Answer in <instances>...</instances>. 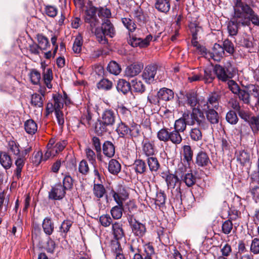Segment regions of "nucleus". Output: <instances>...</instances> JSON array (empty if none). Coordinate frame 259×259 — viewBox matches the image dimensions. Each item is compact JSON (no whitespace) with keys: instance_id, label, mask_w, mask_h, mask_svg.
I'll use <instances>...</instances> for the list:
<instances>
[{"instance_id":"f257e3e1","label":"nucleus","mask_w":259,"mask_h":259,"mask_svg":"<svg viewBox=\"0 0 259 259\" xmlns=\"http://www.w3.org/2000/svg\"><path fill=\"white\" fill-rule=\"evenodd\" d=\"M117 116L116 114L111 109H106L101 114L99 123L95 126V131L98 134H102L107 131V127L114 125Z\"/></svg>"},{"instance_id":"f03ea898","label":"nucleus","mask_w":259,"mask_h":259,"mask_svg":"<svg viewBox=\"0 0 259 259\" xmlns=\"http://www.w3.org/2000/svg\"><path fill=\"white\" fill-rule=\"evenodd\" d=\"M189 27L192 34V45L196 48V51L203 57L204 55H206V49L205 47L200 45L197 41V34L198 32L202 30V27L200 26L199 22L196 17H193V19H191Z\"/></svg>"},{"instance_id":"7ed1b4c3","label":"nucleus","mask_w":259,"mask_h":259,"mask_svg":"<svg viewBox=\"0 0 259 259\" xmlns=\"http://www.w3.org/2000/svg\"><path fill=\"white\" fill-rule=\"evenodd\" d=\"M219 80L225 82L233 78L236 73V69L228 62L225 66L220 65H215L214 69Z\"/></svg>"},{"instance_id":"20e7f679","label":"nucleus","mask_w":259,"mask_h":259,"mask_svg":"<svg viewBox=\"0 0 259 259\" xmlns=\"http://www.w3.org/2000/svg\"><path fill=\"white\" fill-rule=\"evenodd\" d=\"M199 106L193 108L189 112L188 125H197L199 127H207V123L204 115V112Z\"/></svg>"},{"instance_id":"39448f33","label":"nucleus","mask_w":259,"mask_h":259,"mask_svg":"<svg viewBox=\"0 0 259 259\" xmlns=\"http://www.w3.org/2000/svg\"><path fill=\"white\" fill-rule=\"evenodd\" d=\"M221 98V94L220 92H213L210 93L206 101L203 100L200 102L199 106L203 110L208 109H219L220 107L219 101Z\"/></svg>"},{"instance_id":"423d86ee","label":"nucleus","mask_w":259,"mask_h":259,"mask_svg":"<svg viewBox=\"0 0 259 259\" xmlns=\"http://www.w3.org/2000/svg\"><path fill=\"white\" fill-rule=\"evenodd\" d=\"M127 221L134 236L142 238L145 235L147 229L145 224L137 221L133 215H128Z\"/></svg>"},{"instance_id":"0eeeda50","label":"nucleus","mask_w":259,"mask_h":259,"mask_svg":"<svg viewBox=\"0 0 259 259\" xmlns=\"http://www.w3.org/2000/svg\"><path fill=\"white\" fill-rule=\"evenodd\" d=\"M245 2H246V0H233L234 16H241V15L255 16L252 9L244 4Z\"/></svg>"},{"instance_id":"6e6552de","label":"nucleus","mask_w":259,"mask_h":259,"mask_svg":"<svg viewBox=\"0 0 259 259\" xmlns=\"http://www.w3.org/2000/svg\"><path fill=\"white\" fill-rule=\"evenodd\" d=\"M116 131L120 137H124L130 135L131 137H137L140 134V126L136 124L130 128L123 121L118 123Z\"/></svg>"},{"instance_id":"1a4fd4ad","label":"nucleus","mask_w":259,"mask_h":259,"mask_svg":"<svg viewBox=\"0 0 259 259\" xmlns=\"http://www.w3.org/2000/svg\"><path fill=\"white\" fill-rule=\"evenodd\" d=\"M157 71V65L151 64L147 65L142 74L143 80L148 84L152 83L155 80V76Z\"/></svg>"},{"instance_id":"9d476101","label":"nucleus","mask_w":259,"mask_h":259,"mask_svg":"<svg viewBox=\"0 0 259 259\" xmlns=\"http://www.w3.org/2000/svg\"><path fill=\"white\" fill-rule=\"evenodd\" d=\"M111 194L116 203H123V201L128 198V193L126 188L121 185L118 186L116 190H112Z\"/></svg>"},{"instance_id":"9b49d317","label":"nucleus","mask_w":259,"mask_h":259,"mask_svg":"<svg viewBox=\"0 0 259 259\" xmlns=\"http://www.w3.org/2000/svg\"><path fill=\"white\" fill-rule=\"evenodd\" d=\"M224 55L225 52L223 47L216 43L214 45L212 51L208 52L206 50V55H204L203 57L209 60L212 59L214 61H220Z\"/></svg>"},{"instance_id":"f8f14e48","label":"nucleus","mask_w":259,"mask_h":259,"mask_svg":"<svg viewBox=\"0 0 259 259\" xmlns=\"http://www.w3.org/2000/svg\"><path fill=\"white\" fill-rule=\"evenodd\" d=\"M87 16H110V10L106 7L97 8L92 5L89 6L86 10Z\"/></svg>"},{"instance_id":"ddd939ff","label":"nucleus","mask_w":259,"mask_h":259,"mask_svg":"<svg viewBox=\"0 0 259 259\" xmlns=\"http://www.w3.org/2000/svg\"><path fill=\"white\" fill-rule=\"evenodd\" d=\"M53 100L55 111L61 110L63 107L64 103L67 105L70 102L67 94L65 92L63 95L60 94H53Z\"/></svg>"},{"instance_id":"4468645a","label":"nucleus","mask_w":259,"mask_h":259,"mask_svg":"<svg viewBox=\"0 0 259 259\" xmlns=\"http://www.w3.org/2000/svg\"><path fill=\"white\" fill-rule=\"evenodd\" d=\"M65 190L61 183L56 184L49 193V198L52 200H61L65 196Z\"/></svg>"},{"instance_id":"2eb2a0df","label":"nucleus","mask_w":259,"mask_h":259,"mask_svg":"<svg viewBox=\"0 0 259 259\" xmlns=\"http://www.w3.org/2000/svg\"><path fill=\"white\" fill-rule=\"evenodd\" d=\"M176 191L177 193L176 198L178 200L180 199L181 204L189 205L193 202L194 197L191 192L187 191L182 194L180 187H177Z\"/></svg>"},{"instance_id":"dca6fc26","label":"nucleus","mask_w":259,"mask_h":259,"mask_svg":"<svg viewBox=\"0 0 259 259\" xmlns=\"http://www.w3.org/2000/svg\"><path fill=\"white\" fill-rule=\"evenodd\" d=\"M144 67L142 63L137 62L128 66L125 70L124 76L131 78L139 74Z\"/></svg>"},{"instance_id":"f3484780","label":"nucleus","mask_w":259,"mask_h":259,"mask_svg":"<svg viewBox=\"0 0 259 259\" xmlns=\"http://www.w3.org/2000/svg\"><path fill=\"white\" fill-rule=\"evenodd\" d=\"M189 112H185L183 113L181 117L177 119L174 124V129L183 133L186 131L187 125H188Z\"/></svg>"},{"instance_id":"a211bd4d","label":"nucleus","mask_w":259,"mask_h":259,"mask_svg":"<svg viewBox=\"0 0 259 259\" xmlns=\"http://www.w3.org/2000/svg\"><path fill=\"white\" fill-rule=\"evenodd\" d=\"M183 99L184 100V104L190 106L192 110L193 108H197L196 106L197 104H199L197 99V96L194 92L190 91L187 92L184 95Z\"/></svg>"},{"instance_id":"6ab92c4d","label":"nucleus","mask_w":259,"mask_h":259,"mask_svg":"<svg viewBox=\"0 0 259 259\" xmlns=\"http://www.w3.org/2000/svg\"><path fill=\"white\" fill-rule=\"evenodd\" d=\"M218 109H208L203 110L204 112L206 119L211 124H217L219 122L220 117L217 111Z\"/></svg>"},{"instance_id":"aec40b11","label":"nucleus","mask_w":259,"mask_h":259,"mask_svg":"<svg viewBox=\"0 0 259 259\" xmlns=\"http://www.w3.org/2000/svg\"><path fill=\"white\" fill-rule=\"evenodd\" d=\"M107 18L106 17V19L103 20L101 27L98 28L102 30L107 36L113 37L115 33V29L113 24L109 20L107 19Z\"/></svg>"},{"instance_id":"412c9836","label":"nucleus","mask_w":259,"mask_h":259,"mask_svg":"<svg viewBox=\"0 0 259 259\" xmlns=\"http://www.w3.org/2000/svg\"><path fill=\"white\" fill-rule=\"evenodd\" d=\"M142 152L147 157L153 156L155 152L154 142L144 140L142 144Z\"/></svg>"},{"instance_id":"4be33fe9","label":"nucleus","mask_w":259,"mask_h":259,"mask_svg":"<svg viewBox=\"0 0 259 259\" xmlns=\"http://www.w3.org/2000/svg\"><path fill=\"white\" fill-rule=\"evenodd\" d=\"M26 158L17 156L15 161L16 168L14 171L13 178L19 180L21 177V172L24 166Z\"/></svg>"},{"instance_id":"5701e85b","label":"nucleus","mask_w":259,"mask_h":259,"mask_svg":"<svg viewBox=\"0 0 259 259\" xmlns=\"http://www.w3.org/2000/svg\"><path fill=\"white\" fill-rule=\"evenodd\" d=\"M196 163L198 166L204 167L211 163V161L207 154L201 151L196 155Z\"/></svg>"},{"instance_id":"b1692460","label":"nucleus","mask_w":259,"mask_h":259,"mask_svg":"<svg viewBox=\"0 0 259 259\" xmlns=\"http://www.w3.org/2000/svg\"><path fill=\"white\" fill-rule=\"evenodd\" d=\"M205 127L197 126L192 128L189 134L191 140L194 142L201 141L203 138L202 129H204Z\"/></svg>"},{"instance_id":"393cba45","label":"nucleus","mask_w":259,"mask_h":259,"mask_svg":"<svg viewBox=\"0 0 259 259\" xmlns=\"http://www.w3.org/2000/svg\"><path fill=\"white\" fill-rule=\"evenodd\" d=\"M235 155L237 161L242 165H245L250 162V154L247 151L241 150L236 151Z\"/></svg>"},{"instance_id":"a878e982","label":"nucleus","mask_w":259,"mask_h":259,"mask_svg":"<svg viewBox=\"0 0 259 259\" xmlns=\"http://www.w3.org/2000/svg\"><path fill=\"white\" fill-rule=\"evenodd\" d=\"M42 227L44 233L50 236L54 230V223L50 218L47 217L42 221Z\"/></svg>"},{"instance_id":"bb28decb","label":"nucleus","mask_w":259,"mask_h":259,"mask_svg":"<svg viewBox=\"0 0 259 259\" xmlns=\"http://www.w3.org/2000/svg\"><path fill=\"white\" fill-rule=\"evenodd\" d=\"M237 17H233L228 25V30L230 35H236L238 32V27L241 24V21H238Z\"/></svg>"},{"instance_id":"cd10ccee","label":"nucleus","mask_w":259,"mask_h":259,"mask_svg":"<svg viewBox=\"0 0 259 259\" xmlns=\"http://www.w3.org/2000/svg\"><path fill=\"white\" fill-rule=\"evenodd\" d=\"M157 95L160 100L168 101L172 99L174 97V92L169 89L163 88L157 92Z\"/></svg>"},{"instance_id":"c85d7f7f","label":"nucleus","mask_w":259,"mask_h":259,"mask_svg":"<svg viewBox=\"0 0 259 259\" xmlns=\"http://www.w3.org/2000/svg\"><path fill=\"white\" fill-rule=\"evenodd\" d=\"M112 230L116 240L120 239L124 237V232L122 229V225L120 223L115 222L112 224Z\"/></svg>"},{"instance_id":"c756f323","label":"nucleus","mask_w":259,"mask_h":259,"mask_svg":"<svg viewBox=\"0 0 259 259\" xmlns=\"http://www.w3.org/2000/svg\"><path fill=\"white\" fill-rule=\"evenodd\" d=\"M103 154L109 158L112 157L115 154V146L109 141H106L103 144Z\"/></svg>"},{"instance_id":"7c9ffc66","label":"nucleus","mask_w":259,"mask_h":259,"mask_svg":"<svg viewBox=\"0 0 259 259\" xmlns=\"http://www.w3.org/2000/svg\"><path fill=\"white\" fill-rule=\"evenodd\" d=\"M0 163L6 169H8L11 167L12 158L6 152H0Z\"/></svg>"},{"instance_id":"2f4dec72","label":"nucleus","mask_w":259,"mask_h":259,"mask_svg":"<svg viewBox=\"0 0 259 259\" xmlns=\"http://www.w3.org/2000/svg\"><path fill=\"white\" fill-rule=\"evenodd\" d=\"M133 166V168L137 174L142 175L145 173L147 169L145 162L142 159H136Z\"/></svg>"},{"instance_id":"473e14b6","label":"nucleus","mask_w":259,"mask_h":259,"mask_svg":"<svg viewBox=\"0 0 259 259\" xmlns=\"http://www.w3.org/2000/svg\"><path fill=\"white\" fill-rule=\"evenodd\" d=\"M117 205L113 206L110 210V213L114 219L118 220L121 218L123 211V203H117Z\"/></svg>"},{"instance_id":"72a5a7b5","label":"nucleus","mask_w":259,"mask_h":259,"mask_svg":"<svg viewBox=\"0 0 259 259\" xmlns=\"http://www.w3.org/2000/svg\"><path fill=\"white\" fill-rule=\"evenodd\" d=\"M116 89L118 92L125 94L131 89V85L124 79H119L117 82Z\"/></svg>"},{"instance_id":"f704fd0d","label":"nucleus","mask_w":259,"mask_h":259,"mask_svg":"<svg viewBox=\"0 0 259 259\" xmlns=\"http://www.w3.org/2000/svg\"><path fill=\"white\" fill-rule=\"evenodd\" d=\"M108 170L113 175L118 174L121 170V165L116 159H111L108 163Z\"/></svg>"},{"instance_id":"c9c22d12","label":"nucleus","mask_w":259,"mask_h":259,"mask_svg":"<svg viewBox=\"0 0 259 259\" xmlns=\"http://www.w3.org/2000/svg\"><path fill=\"white\" fill-rule=\"evenodd\" d=\"M45 92H41V95L35 93L32 95L31 103L35 107H42L44 99Z\"/></svg>"},{"instance_id":"e433bc0d","label":"nucleus","mask_w":259,"mask_h":259,"mask_svg":"<svg viewBox=\"0 0 259 259\" xmlns=\"http://www.w3.org/2000/svg\"><path fill=\"white\" fill-rule=\"evenodd\" d=\"M24 128L27 133L33 135L37 130V125L33 120L28 119L24 123Z\"/></svg>"},{"instance_id":"4c0bfd02","label":"nucleus","mask_w":259,"mask_h":259,"mask_svg":"<svg viewBox=\"0 0 259 259\" xmlns=\"http://www.w3.org/2000/svg\"><path fill=\"white\" fill-rule=\"evenodd\" d=\"M180 132L176 130L169 132V141L172 144L177 145L181 143L182 142V137L180 134Z\"/></svg>"},{"instance_id":"58836bf2","label":"nucleus","mask_w":259,"mask_h":259,"mask_svg":"<svg viewBox=\"0 0 259 259\" xmlns=\"http://www.w3.org/2000/svg\"><path fill=\"white\" fill-rule=\"evenodd\" d=\"M7 148L9 152L15 156H19L20 154V145L16 141L13 140L9 141Z\"/></svg>"},{"instance_id":"ea45409f","label":"nucleus","mask_w":259,"mask_h":259,"mask_svg":"<svg viewBox=\"0 0 259 259\" xmlns=\"http://www.w3.org/2000/svg\"><path fill=\"white\" fill-rule=\"evenodd\" d=\"M106 190L102 184H95L93 187V194L98 199H100L106 194Z\"/></svg>"},{"instance_id":"a19ab883","label":"nucleus","mask_w":259,"mask_h":259,"mask_svg":"<svg viewBox=\"0 0 259 259\" xmlns=\"http://www.w3.org/2000/svg\"><path fill=\"white\" fill-rule=\"evenodd\" d=\"M252 132L254 134L259 133V114L256 116H253L250 117L248 121Z\"/></svg>"},{"instance_id":"79ce46f5","label":"nucleus","mask_w":259,"mask_h":259,"mask_svg":"<svg viewBox=\"0 0 259 259\" xmlns=\"http://www.w3.org/2000/svg\"><path fill=\"white\" fill-rule=\"evenodd\" d=\"M155 7L159 11L166 13L169 10L170 4L167 0H158Z\"/></svg>"},{"instance_id":"37998d69","label":"nucleus","mask_w":259,"mask_h":259,"mask_svg":"<svg viewBox=\"0 0 259 259\" xmlns=\"http://www.w3.org/2000/svg\"><path fill=\"white\" fill-rule=\"evenodd\" d=\"M53 72L51 68H47L43 73V79L44 83L48 89H51L52 85L51 81L53 79Z\"/></svg>"},{"instance_id":"c03bdc74","label":"nucleus","mask_w":259,"mask_h":259,"mask_svg":"<svg viewBox=\"0 0 259 259\" xmlns=\"http://www.w3.org/2000/svg\"><path fill=\"white\" fill-rule=\"evenodd\" d=\"M183 155L184 159L187 162L188 164L192 160L193 152L190 145H184L183 148Z\"/></svg>"},{"instance_id":"a18cd8bd","label":"nucleus","mask_w":259,"mask_h":259,"mask_svg":"<svg viewBox=\"0 0 259 259\" xmlns=\"http://www.w3.org/2000/svg\"><path fill=\"white\" fill-rule=\"evenodd\" d=\"M122 22L129 31L133 32L136 30L137 25L133 17H131V18L129 17H123L122 18Z\"/></svg>"},{"instance_id":"49530a36","label":"nucleus","mask_w":259,"mask_h":259,"mask_svg":"<svg viewBox=\"0 0 259 259\" xmlns=\"http://www.w3.org/2000/svg\"><path fill=\"white\" fill-rule=\"evenodd\" d=\"M133 91L137 93H143L145 91L146 88L142 81L133 79L131 81Z\"/></svg>"},{"instance_id":"de8ad7c7","label":"nucleus","mask_w":259,"mask_h":259,"mask_svg":"<svg viewBox=\"0 0 259 259\" xmlns=\"http://www.w3.org/2000/svg\"><path fill=\"white\" fill-rule=\"evenodd\" d=\"M95 34L97 41L102 45H106L108 44V39L106 38V34L103 32V30L98 28H96L95 31Z\"/></svg>"},{"instance_id":"09e8293b","label":"nucleus","mask_w":259,"mask_h":259,"mask_svg":"<svg viewBox=\"0 0 259 259\" xmlns=\"http://www.w3.org/2000/svg\"><path fill=\"white\" fill-rule=\"evenodd\" d=\"M147 160L150 170L151 171H157L160 167L157 159L155 157L151 156L148 157Z\"/></svg>"},{"instance_id":"8fccbe9b","label":"nucleus","mask_w":259,"mask_h":259,"mask_svg":"<svg viewBox=\"0 0 259 259\" xmlns=\"http://www.w3.org/2000/svg\"><path fill=\"white\" fill-rule=\"evenodd\" d=\"M72 222L69 220L64 221L59 228V231L63 238H65L67 233L69 231L72 226Z\"/></svg>"},{"instance_id":"3c124183","label":"nucleus","mask_w":259,"mask_h":259,"mask_svg":"<svg viewBox=\"0 0 259 259\" xmlns=\"http://www.w3.org/2000/svg\"><path fill=\"white\" fill-rule=\"evenodd\" d=\"M169 132L168 128H162L157 132V137L161 141L167 142L169 141Z\"/></svg>"},{"instance_id":"603ef678","label":"nucleus","mask_w":259,"mask_h":259,"mask_svg":"<svg viewBox=\"0 0 259 259\" xmlns=\"http://www.w3.org/2000/svg\"><path fill=\"white\" fill-rule=\"evenodd\" d=\"M113 87V83L111 81L106 78L101 79L97 83V88L100 90L105 91L110 90Z\"/></svg>"},{"instance_id":"864d4df0","label":"nucleus","mask_w":259,"mask_h":259,"mask_svg":"<svg viewBox=\"0 0 259 259\" xmlns=\"http://www.w3.org/2000/svg\"><path fill=\"white\" fill-rule=\"evenodd\" d=\"M37 40L38 42V46L40 50H46L50 46L49 39L42 34L37 35Z\"/></svg>"},{"instance_id":"5fc2aeb1","label":"nucleus","mask_w":259,"mask_h":259,"mask_svg":"<svg viewBox=\"0 0 259 259\" xmlns=\"http://www.w3.org/2000/svg\"><path fill=\"white\" fill-rule=\"evenodd\" d=\"M107 70L111 74L118 75L121 71V68L117 63L112 61L108 64Z\"/></svg>"},{"instance_id":"6e6d98bb","label":"nucleus","mask_w":259,"mask_h":259,"mask_svg":"<svg viewBox=\"0 0 259 259\" xmlns=\"http://www.w3.org/2000/svg\"><path fill=\"white\" fill-rule=\"evenodd\" d=\"M82 37L80 35H78L74 41L72 50L76 54H79L81 51L82 45Z\"/></svg>"},{"instance_id":"4d7b16f0","label":"nucleus","mask_w":259,"mask_h":259,"mask_svg":"<svg viewBox=\"0 0 259 259\" xmlns=\"http://www.w3.org/2000/svg\"><path fill=\"white\" fill-rule=\"evenodd\" d=\"M63 163H64L67 168L70 169L75 168L76 166V158L71 155H67Z\"/></svg>"},{"instance_id":"13d9d810","label":"nucleus","mask_w":259,"mask_h":259,"mask_svg":"<svg viewBox=\"0 0 259 259\" xmlns=\"http://www.w3.org/2000/svg\"><path fill=\"white\" fill-rule=\"evenodd\" d=\"M29 76L33 84H37L41 79L40 73L35 69L31 70Z\"/></svg>"},{"instance_id":"bf43d9fd","label":"nucleus","mask_w":259,"mask_h":259,"mask_svg":"<svg viewBox=\"0 0 259 259\" xmlns=\"http://www.w3.org/2000/svg\"><path fill=\"white\" fill-rule=\"evenodd\" d=\"M226 119L228 122L232 125L236 124L238 121L236 113L232 110H230L227 113Z\"/></svg>"},{"instance_id":"052dcab7","label":"nucleus","mask_w":259,"mask_h":259,"mask_svg":"<svg viewBox=\"0 0 259 259\" xmlns=\"http://www.w3.org/2000/svg\"><path fill=\"white\" fill-rule=\"evenodd\" d=\"M117 112L122 116L125 120H128L131 116V111L123 105L118 106Z\"/></svg>"},{"instance_id":"680f3d73","label":"nucleus","mask_w":259,"mask_h":259,"mask_svg":"<svg viewBox=\"0 0 259 259\" xmlns=\"http://www.w3.org/2000/svg\"><path fill=\"white\" fill-rule=\"evenodd\" d=\"M165 181L168 187L174 188L176 184L178 182L179 179L175 175L169 174L166 175Z\"/></svg>"},{"instance_id":"e2e57ef3","label":"nucleus","mask_w":259,"mask_h":259,"mask_svg":"<svg viewBox=\"0 0 259 259\" xmlns=\"http://www.w3.org/2000/svg\"><path fill=\"white\" fill-rule=\"evenodd\" d=\"M166 200V195L163 191L161 190L156 193L155 203V204L159 206L165 204Z\"/></svg>"},{"instance_id":"0e129e2a","label":"nucleus","mask_w":259,"mask_h":259,"mask_svg":"<svg viewBox=\"0 0 259 259\" xmlns=\"http://www.w3.org/2000/svg\"><path fill=\"white\" fill-rule=\"evenodd\" d=\"M250 251L253 254H259V238H254L251 240Z\"/></svg>"},{"instance_id":"69168bd1","label":"nucleus","mask_w":259,"mask_h":259,"mask_svg":"<svg viewBox=\"0 0 259 259\" xmlns=\"http://www.w3.org/2000/svg\"><path fill=\"white\" fill-rule=\"evenodd\" d=\"M92 116L89 110H87V112L84 113L82 116L81 123L84 124L86 127H90L91 124V120Z\"/></svg>"},{"instance_id":"338daca9","label":"nucleus","mask_w":259,"mask_h":259,"mask_svg":"<svg viewBox=\"0 0 259 259\" xmlns=\"http://www.w3.org/2000/svg\"><path fill=\"white\" fill-rule=\"evenodd\" d=\"M183 180L187 186L191 187L195 184L196 179L192 173L188 172L184 175Z\"/></svg>"},{"instance_id":"774afa93","label":"nucleus","mask_w":259,"mask_h":259,"mask_svg":"<svg viewBox=\"0 0 259 259\" xmlns=\"http://www.w3.org/2000/svg\"><path fill=\"white\" fill-rule=\"evenodd\" d=\"M73 185V180L70 175H66L63 180V187L66 190L71 189Z\"/></svg>"}]
</instances>
